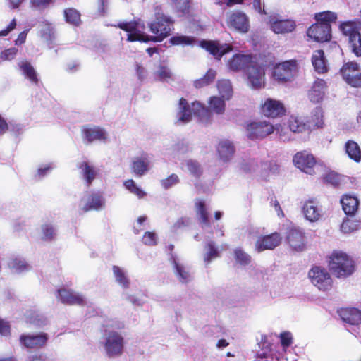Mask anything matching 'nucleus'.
<instances>
[{
    "instance_id": "60",
    "label": "nucleus",
    "mask_w": 361,
    "mask_h": 361,
    "mask_svg": "<svg viewBox=\"0 0 361 361\" xmlns=\"http://www.w3.org/2000/svg\"><path fill=\"white\" fill-rule=\"evenodd\" d=\"M51 2L52 0H30L32 6L37 8L47 7Z\"/></svg>"
},
{
    "instance_id": "9",
    "label": "nucleus",
    "mask_w": 361,
    "mask_h": 361,
    "mask_svg": "<svg viewBox=\"0 0 361 361\" xmlns=\"http://www.w3.org/2000/svg\"><path fill=\"white\" fill-rule=\"evenodd\" d=\"M286 240L293 251L302 252L307 248L305 232L299 228L289 229L286 232Z\"/></svg>"
},
{
    "instance_id": "1",
    "label": "nucleus",
    "mask_w": 361,
    "mask_h": 361,
    "mask_svg": "<svg viewBox=\"0 0 361 361\" xmlns=\"http://www.w3.org/2000/svg\"><path fill=\"white\" fill-rule=\"evenodd\" d=\"M173 21L164 14L157 13L154 22L149 25L150 31L154 35L149 37L144 33L145 25L138 22H123L118 25V27L128 32L127 40L128 42H161L167 37L172 30Z\"/></svg>"
},
{
    "instance_id": "51",
    "label": "nucleus",
    "mask_w": 361,
    "mask_h": 361,
    "mask_svg": "<svg viewBox=\"0 0 361 361\" xmlns=\"http://www.w3.org/2000/svg\"><path fill=\"white\" fill-rule=\"evenodd\" d=\"M154 74V77L159 80H167L171 75L170 70L164 66H159Z\"/></svg>"
},
{
    "instance_id": "15",
    "label": "nucleus",
    "mask_w": 361,
    "mask_h": 361,
    "mask_svg": "<svg viewBox=\"0 0 361 361\" xmlns=\"http://www.w3.org/2000/svg\"><path fill=\"white\" fill-rule=\"evenodd\" d=\"M105 202L103 197L98 194H87L81 199L79 207L84 212L90 210H100L104 207Z\"/></svg>"
},
{
    "instance_id": "54",
    "label": "nucleus",
    "mask_w": 361,
    "mask_h": 361,
    "mask_svg": "<svg viewBox=\"0 0 361 361\" xmlns=\"http://www.w3.org/2000/svg\"><path fill=\"white\" fill-rule=\"evenodd\" d=\"M142 242L147 245H155L157 242V236L154 232H145L142 237Z\"/></svg>"
},
{
    "instance_id": "24",
    "label": "nucleus",
    "mask_w": 361,
    "mask_h": 361,
    "mask_svg": "<svg viewBox=\"0 0 361 361\" xmlns=\"http://www.w3.org/2000/svg\"><path fill=\"white\" fill-rule=\"evenodd\" d=\"M48 340L47 334L41 333L37 335H22L20 341L26 348H40L44 345Z\"/></svg>"
},
{
    "instance_id": "18",
    "label": "nucleus",
    "mask_w": 361,
    "mask_h": 361,
    "mask_svg": "<svg viewBox=\"0 0 361 361\" xmlns=\"http://www.w3.org/2000/svg\"><path fill=\"white\" fill-rule=\"evenodd\" d=\"M252 63V58L250 55L237 54L227 61V66L230 71L238 72L247 70Z\"/></svg>"
},
{
    "instance_id": "28",
    "label": "nucleus",
    "mask_w": 361,
    "mask_h": 361,
    "mask_svg": "<svg viewBox=\"0 0 361 361\" xmlns=\"http://www.w3.org/2000/svg\"><path fill=\"white\" fill-rule=\"evenodd\" d=\"M83 133L85 140H87L88 142H92L95 140H105L107 138L106 133L103 129L98 127L84 129Z\"/></svg>"
},
{
    "instance_id": "52",
    "label": "nucleus",
    "mask_w": 361,
    "mask_h": 361,
    "mask_svg": "<svg viewBox=\"0 0 361 361\" xmlns=\"http://www.w3.org/2000/svg\"><path fill=\"white\" fill-rule=\"evenodd\" d=\"M161 185L164 189L167 190L176 185L179 182V178L176 174H171L169 177L161 180Z\"/></svg>"
},
{
    "instance_id": "55",
    "label": "nucleus",
    "mask_w": 361,
    "mask_h": 361,
    "mask_svg": "<svg viewBox=\"0 0 361 361\" xmlns=\"http://www.w3.org/2000/svg\"><path fill=\"white\" fill-rule=\"evenodd\" d=\"M43 233V239L44 240H50L55 235V231L51 226L44 225L42 228Z\"/></svg>"
},
{
    "instance_id": "39",
    "label": "nucleus",
    "mask_w": 361,
    "mask_h": 361,
    "mask_svg": "<svg viewBox=\"0 0 361 361\" xmlns=\"http://www.w3.org/2000/svg\"><path fill=\"white\" fill-rule=\"evenodd\" d=\"M170 41L173 45H182V46H194L197 41L192 37L177 35L171 37Z\"/></svg>"
},
{
    "instance_id": "21",
    "label": "nucleus",
    "mask_w": 361,
    "mask_h": 361,
    "mask_svg": "<svg viewBox=\"0 0 361 361\" xmlns=\"http://www.w3.org/2000/svg\"><path fill=\"white\" fill-rule=\"evenodd\" d=\"M271 30L276 34L291 32L295 28V23L291 20H281L277 17H271L269 19Z\"/></svg>"
},
{
    "instance_id": "27",
    "label": "nucleus",
    "mask_w": 361,
    "mask_h": 361,
    "mask_svg": "<svg viewBox=\"0 0 361 361\" xmlns=\"http://www.w3.org/2000/svg\"><path fill=\"white\" fill-rule=\"evenodd\" d=\"M150 161L147 157H135L132 162V170L134 173L142 176L149 169Z\"/></svg>"
},
{
    "instance_id": "48",
    "label": "nucleus",
    "mask_w": 361,
    "mask_h": 361,
    "mask_svg": "<svg viewBox=\"0 0 361 361\" xmlns=\"http://www.w3.org/2000/svg\"><path fill=\"white\" fill-rule=\"evenodd\" d=\"M207 252L204 255V262L209 263L212 259L219 257L218 249L214 246V243L209 241L206 246Z\"/></svg>"
},
{
    "instance_id": "50",
    "label": "nucleus",
    "mask_w": 361,
    "mask_h": 361,
    "mask_svg": "<svg viewBox=\"0 0 361 361\" xmlns=\"http://www.w3.org/2000/svg\"><path fill=\"white\" fill-rule=\"evenodd\" d=\"M235 259L241 265H247L250 262V256L243 250L237 248L234 251Z\"/></svg>"
},
{
    "instance_id": "45",
    "label": "nucleus",
    "mask_w": 361,
    "mask_h": 361,
    "mask_svg": "<svg viewBox=\"0 0 361 361\" xmlns=\"http://www.w3.org/2000/svg\"><path fill=\"white\" fill-rule=\"evenodd\" d=\"M66 20L71 24L78 25L80 22V13L73 8H68L64 11Z\"/></svg>"
},
{
    "instance_id": "26",
    "label": "nucleus",
    "mask_w": 361,
    "mask_h": 361,
    "mask_svg": "<svg viewBox=\"0 0 361 361\" xmlns=\"http://www.w3.org/2000/svg\"><path fill=\"white\" fill-rule=\"evenodd\" d=\"M342 319L353 325H357L361 323V312L355 308L342 309L339 312Z\"/></svg>"
},
{
    "instance_id": "14",
    "label": "nucleus",
    "mask_w": 361,
    "mask_h": 361,
    "mask_svg": "<svg viewBox=\"0 0 361 361\" xmlns=\"http://www.w3.org/2000/svg\"><path fill=\"white\" fill-rule=\"evenodd\" d=\"M261 111L267 117L276 118L283 115L286 109L281 101L268 98L262 104Z\"/></svg>"
},
{
    "instance_id": "56",
    "label": "nucleus",
    "mask_w": 361,
    "mask_h": 361,
    "mask_svg": "<svg viewBox=\"0 0 361 361\" xmlns=\"http://www.w3.org/2000/svg\"><path fill=\"white\" fill-rule=\"evenodd\" d=\"M17 54V49L16 48H10L0 54V59L3 60H11L14 59Z\"/></svg>"
},
{
    "instance_id": "2",
    "label": "nucleus",
    "mask_w": 361,
    "mask_h": 361,
    "mask_svg": "<svg viewBox=\"0 0 361 361\" xmlns=\"http://www.w3.org/2000/svg\"><path fill=\"white\" fill-rule=\"evenodd\" d=\"M193 115L197 116L202 122L207 123L210 120V113L201 103L192 102L190 107L185 99L181 98L176 114L177 122L182 124L188 123Z\"/></svg>"
},
{
    "instance_id": "57",
    "label": "nucleus",
    "mask_w": 361,
    "mask_h": 361,
    "mask_svg": "<svg viewBox=\"0 0 361 361\" xmlns=\"http://www.w3.org/2000/svg\"><path fill=\"white\" fill-rule=\"evenodd\" d=\"M10 331L11 327L8 322L0 318V335L2 336H8Z\"/></svg>"
},
{
    "instance_id": "47",
    "label": "nucleus",
    "mask_w": 361,
    "mask_h": 361,
    "mask_svg": "<svg viewBox=\"0 0 361 361\" xmlns=\"http://www.w3.org/2000/svg\"><path fill=\"white\" fill-rule=\"evenodd\" d=\"M8 267L16 273L27 270L30 268V266L21 259H11L8 263Z\"/></svg>"
},
{
    "instance_id": "61",
    "label": "nucleus",
    "mask_w": 361,
    "mask_h": 361,
    "mask_svg": "<svg viewBox=\"0 0 361 361\" xmlns=\"http://www.w3.org/2000/svg\"><path fill=\"white\" fill-rule=\"evenodd\" d=\"M176 8L181 11H185L188 7V0H172Z\"/></svg>"
},
{
    "instance_id": "7",
    "label": "nucleus",
    "mask_w": 361,
    "mask_h": 361,
    "mask_svg": "<svg viewBox=\"0 0 361 361\" xmlns=\"http://www.w3.org/2000/svg\"><path fill=\"white\" fill-rule=\"evenodd\" d=\"M312 283L320 290H327L331 288L332 280L329 273L320 267H312L308 274Z\"/></svg>"
},
{
    "instance_id": "34",
    "label": "nucleus",
    "mask_w": 361,
    "mask_h": 361,
    "mask_svg": "<svg viewBox=\"0 0 361 361\" xmlns=\"http://www.w3.org/2000/svg\"><path fill=\"white\" fill-rule=\"evenodd\" d=\"M18 65L23 72V74L29 79L31 82L37 84L38 78L37 73L32 66L26 61L20 62Z\"/></svg>"
},
{
    "instance_id": "12",
    "label": "nucleus",
    "mask_w": 361,
    "mask_h": 361,
    "mask_svg": "<svg viewBox=\"0 0 361 361\" xmlns=\"http://www.w3.org/2000/svg\"><path fill=\"white\" fill-rule=\"evenodd\" d=\"M357 71H359V65L354 61L345 63L341 69L344 80L353 87H361V73L350 74V72H356Z\"/></svg>"
},
{
    "instance_id": "6",
    "label": "nucleus",
    "mask_w": 361,
    "mask_h": 361,
    "mask_svg": "<svg viewBox=\"0 0 361 361\" xmlns=\"http://www.w3.org/2000/svg\"><path fill=\"white\" fill-rule=\"evenodd\" d=\"M297 71L296 61H286L274 66L272 77L279 83H285L290 81L296 75Z\"/></svg>"
},
{
    "instance_id": "37",
    "label": "nucleus",
    "mask_w": 361,
    "mask_h": 361,
    "mask_svg": "<svg viewBox=\"0 0 361 361\" xmlns=\"http://www.w3.org/2000/svg\"><path fill=\"white\" fill-rule=\"evenodd\" d=\"M84 178L88 183H90L96 177L97 170L87 162H82L80 165Z\"/></svg>"
},
{
    "instance_id": "63",
    "label": "nucleus",
    "mask_w": 361,
    "mask_h": 361,
    "mask_svg": "<svg viewBox=\"0 0 361 361\" xmlns=\"http://www.w3.org/2000/svg\"><path fill=\"white\" fill-rule=\"evenodd\" d=\"M188 224V220H185L183 219H180L177 220V221L172 226V231L173 232H176L178 228H181L182 226H185Z\"/></svg>"
},
{
    "instance_id": "23",
    "label": "nucleus",
    "mask_w": 361,
    "mask_h": 361,
    "mask_svg": "<svg viewBox=\"0 0 361 361\" xmlns=\"http://www.w3.org/2000/svg\"><path fill=\"white\" fill-rule=\"evenodd\" d=\"M326 83L324 80L317 79L315 80L308 91L307 97L312 103L321 102L325 96Z\"/></svg>"
},
{
    "instance_id": "36",
    "label": "nucleus",
    "mask_w": 361,
    "mask_h": 361,
    "mask_svg": "<svg viewBox=\"0 0 361 361\" xmlns=\"http://www.w3.org/2000/svg\"><path fill=\"white\" fill-rule=\"evenodd\" d=\"M113 273L116 281L123 288L129 287L130 281L126 276V271L118 266L113 267Z\"/></svg>"
},
{
    "instance_id": "59",
    "label": "nucleus",
    "mask_w": 361,
    "mask_h": 361,
    "mask_svg": "<svg viewBox=\"0 0 361 361\" xmlns=\"http://www.w3.org/2000/svg\"><path fill=\"white\" fill-rule=\"evenodd\" d=\"M326 180L330 183L331 185L336 186L338 185L341 182V176L335 173H329L326 176Z\"/></svg>"
},
{
    "instance_id": "30",
    "label": "nucleus",
    "mask_w": 361,
    "mask_h": 361,
    "mask_svg": "<svg viewBox=\"0 0 361 361\" xmlns=\"http://www.w3.org/2000/svg\"><path fill=\"white\" fill-rule=\"evenodd\" d=\"M224 98L218 96L211 97L208 102V108L207 109L211 114V111L216 114H223L226 109V104Z\"/></svg>"
},
{
    "instance_id": "58",
    "label": "nucleus",
    "mask_w": 361,
    "mask_h": 361,
    "mask_svg": "<svg viewBox=\"0 0 361 361\" xmlns=\"http://www.w3.org/2000/svg\"><path fill=\"white\" fill-rule=\"evenodd\" d=\"M281 345L286 348L292 343V336L290 332H283L280 335Z\"/></svg>"
},
{
    "instance_id": "62",
    "label": "nucleus",
    "mask_w": 361,
    "mask_h": 361,
    "mask_svg": "<svg viewBox=\"0 0 361 361\" xmlns=\"http://www.w3.org/2000/svg\"><path fill=\"white\" fill-rule=\"evenodd\" d=\"M187 151V149L183 145H177L173 149V152L171 153L174 157H178L180 154H183Z\"/></svg>"
},
{
    "instance_id": "64",
    "label": "nucleus",
    "mask_w": 361,
    "mask_h": 361,
    "mask_svg": "<svg viewBox=\"0 0 361 361\" xmlns=\"http://www.w3.org/2000/svg\"><path fill=\"white\" fill-rule=\"evenodd\" d=\"M136 72L140 79H143L146 77V69L139 63L136 64Z\"/></svg>"
},
{
    "instance_id": "10",
    "label": "nucleus",
    "mask_w": 361,
    "mask_h": 361,
    "mask_svg": "<svg viewBox=\"0 0 361 361\" xmlns=\"http://www.w3.org/2000/svg\"><path fill=\"white\" fill-rule=\"evenodd\" d=\"M293 161L295 166L305 173H314L317 161L312 154L305 151L298 152L294 156Z\"/></svg>"
},
{
    "instance_id": "32",
    "label": "nucleus",
    "mask_w": 361,
    "mask_h": 361,
    "mask_svg": "<svg viewBox=\"0 0 361 361\" xmlns=\"http://www.w3.org/2000/svg\"><path fill=\"white\" fill-rule=\"evenodd\" d=\"M345 152L350 159L357 163L361 161V150L358 144L353 140H348L345 145Z\"/></svg>"
},
{
    "instance_id": "4",
    "label": "nucleus",
    "mask_w": 361,
    "mask_h": 361,
    "mask_svg": "<svg viewBox=\"0 0 361 361\" xmlns=\"http://www.w3.org/2000/svg\"><path fill=\"white\" fill-rule=\"evenodd\" d=\"M360 23L348 21L341 24L342 33L348 37L352 52L357 57L361 56V34L359 32Z\"/></svg>"
},
{
    "instance_id": "19",
    "label": "nucleus",
    "mask_w": 361,
    "mask_h": 361,
    "mask_svg": "<svg viewBox=\"0 0 361 361\" xmlns=\"http://www.w3.org/2000/svg\"><path fill=\"white\" fill-rule=\"evenodd\" d=\"M227 23L230 27L234 30L245 33L249 30V21L245 14L241 12H234L228 15Z\"/></svg>"
},
{
    "instance_id": "44",
    "label": "nucleus",
    "mask_w": 361,
    "mask_h": 361,
    "mask_svg": "<svg viewBox=\"0 0 361 361\" xmlns=\"http://www.w3.org/2000/svg\"><path fill=\"white\" fill-rule=\"evenodd\" d=\"M360 224L359 222L354 219H346L343 220L341 226V231L343 233H350L354 232L360 228Z\"/></svg>"
},
{
    "instance_id": "5",
    "label": "nucleus",
    "mask_w": 361,
    "mask_h": 361,
    "mask_svg": "<svg viewBox=\"0 0 361 361\" xmlns=\"http://www.w3.org/2000/svg\"><path fill=\"white\" fill-rule=\"evenodd\" d=\"M103 345L105 354L108 357H118L123 353V337L118 332L108 331L104 335Z\"/></svg>"
},
{
    "instance_id": "35",
    "label": "nucleus",
    "mask_w": 361,
    "mask_h": 361,
    "mask_svg": "<svg viewBox=\"0 0 361 361\" xmlns=\"http://www.w3.org/2000/svg\"><path fill=\"white\" fill-rule=\"evenodd\" d=\"M174 269L175 274L180 283H186L192 280L191 274L184 265L174 261Z\"/></svg>"
},
{
    "instance_id": "3",
    "label": "nucleus",
    "mask_w": 361,
    "mask_h": 361,
    "mask_svg": "<svg viewBox=\"0 0 361 361\" xmlns=\"http://www.w3.org/2000/svg\"><path fill=\"white\" fill-rule=\"evenodd\" d=\"M329 267L334 276L338 278L351 275L355 269L354 262L345 252L334 251L329 256Z\"/></svg>"
},
{
    "instance_id": "17",
    "label": "nucleus",
    "mask_w": 361,
    "mask_h": 361,
    "mask_svg": "<svg viewBox=\"0 0 361 361\" xmlns=\"http://www.w3.org/2000/svg\"><path fill=\"white\" fill-rule=\"evenodd\" d=\"M281 240L282 238L278 233L259 237L255 243V250L258 252L265 250H273L281 244Z\"/></svg>"
},
{
    "instance_id": "49",
    "label": "nucleus",
    "mask_w": 361,
    "mask_h": 361,
    "mask_svg": "<svg viewBox=\"0 0 361 361\" xmlns=\"http://www.w3.org/2000/svg\"><path fill=\"white\" fill-rule=\"evenodd\" d=\"M324 111L321 107H316L312 112L311 121L317 128H322L324 124Z\"/></svg>"
},
{
    "instance_id": "38",
    "label": "nucleus",
    "mask_w": 361,
    "mask_h": 361,
    "mask_svg": "<svg viewBox=\"0 0 361 361\" xmlns=\"http://www.w3.org/2000/svg\"><path fill=\"white\" fill-rule=\"evenodd\" d=\"M196 212L200 217V220L204 225L208 224L209 214L204 201L197 200L195 202Z\"/></svg>"
},
{
    "instance_id": "25",
    "label": "nucleus",
    "mask_w": 361,
    "mask_h": 361,
    "mask_svg": "<svg viewBox=\"0 0 361 361\" xmlns=\"http://www.w3.org/2000/svg\"><path fill=\"white\" fill-rule=\"evenodd\" d=\"M216 150L219 160L224 163L229 161L235 153L233 143L228 140H221L217 145Z\"/></svg>"
},
{
    "instance_id": "16",
    "label": "nucleus",
    "mask_w": 361,
    "mask_h": 361,
    "mask_svg": "<svg viewBox=\"0 0 361 361\" xmlns=\"http://www.w3.org/2000/svg\"><path fill=\"white\" fill-rule=\"evenodd\" d=\"M200 46L205 49L217 59H220L224 54L233 50L231 45L221 44L217 41H202Z\"/></svg>"
},
{
    "instance_id": "31",
    "label": "nucleus",
    "mask_w": 361,
    "mask_h": 361,
    "mask_svg": "<svg viewBox=\"0 0 361 361\" xmlns=\"http://www.w3.org/2000/svg\"><path fill=\"white\" fill-rule=\"evenodd\" d=\"M343 209L347 215L354 214L358 207V200L355 196L343 195L341 200Z\"/></svg>"
},
{
    "instance_id": "53",
    "label": "nucleus",
    "mask_w": 361,
    "mask_h": 361,
    "mask_svg": "<svg viewBox=\"0 0 361 361\" xmlns=\"http://www.w3.org/2000/svg\"><path fill=\"white\" fill-rule=\"evenodd\" d=\"M185 166L187 167V169L195 176H199L201 173V168L195 161H187Z\"/></svg>"
},
{
    "instance_id": "41",
    "label": "nucleus",
    "mask_w": 361,
    "mask_h": 361,
    "mask_svg": "<svg viewBox=\"0 0 361 361\" xmlns=\"http://www.w3.org/2000/svg\"><path fill=\"white\" fill-rule=\"evenodd\" d=\"M216 75V73L215 71L209 69L204 77L194 82L195 87L201 88L209 85L214 80Z\"/></svg>"
},
{
    "instance_id": "40",
    "label": "nucleus",
    "mask_w": 361,
    "mask_h": 361,
    "mask_svg": "<svg viewBox=\"0 0 361 361\" xmlns=\"http://www.w3.org/2000/svg\"><path fill=\"white\" fill-rule=\"evenodd\" d=\"M288 124L290 130L293 133H301L306 129V125L298 117L290 116Z\"/></svg>"
},
{
    "instance_id": "22",
    "label": "nucleus",
    "mask_w": 361,
    "mask_h": 361,
    "mask_svg": "<svg viewBox=\"0 0 361 361\" xmlns=\"http://www.w3.org/2000/svg\"><path fill=\"white\" fill-rule=\"evenodd\" d=\"M56 298L62 303L68 305H81L85 301L82 295L66 288L59 289Z\"/></svg>"
},
{
    "instance_id": "42",
    "label": "nucleus",
    "mask_w": 361,
    "mask_h": 361,
    "mask_svg": "<svg viewBox=\"0 0 361 361\" xmlns=\"http://www.w3.org/2000/svg\"><path fill=\"white\" fill-rule=\"evenodd\" d=\"M40 35L45 41H51L55 37V30L53 25L47 21H43Z\"/></svg>"
},
{
    "instance_id": "33",
    "label": "nucleus",
    "mask_w": 361,
    "mask_h": 361,
    "mask_svg": "<svg viewBox=\"0 0 361 361\" xmlns=\"http://www.w3.org/2000/svg\"><path fill=\"white\" fill-rule=\"evenodd\" d=\"M217 90L221 97L229 100L233 95L231 82L228 80H220L216 84Z\"/></svg>"
},
{
    "instance_id": "20",
    "label": "nucleus",
    "mask_w": 361,
    "mask_h": 361,
    "mask_svg": "<svg viewBox=\"0 0 361 361\" xmlns=\"http://www.w3.org/2000/svg\"><path fill=\"white\" fill-rule=\"evenodd\" d=\"M302 212L305 218L312 223L318 221L322 216V209L314 200H308L303 203Z\"/></svg>"
},
{
    "instance_id": "11",
    "label": "nucleus",
    "mask_w": 361,
    "mask_h": 361,
    "mask_svg": "<svg viewBox=\"0 0 361 361\" xmlns=\"http://www.w3.org/2000/svg\"><path fill=\"white\" fill-rule=\"evenodd\" d=\"M307 35L317 42H329L331 39V25L314 23L308 28Z\"/></svg>"
},
{
    "instance_id": "29",
    "label": "nucleus",
    "mask_w": 361,
    "mask_h": 361,
    "mask_svg": "<svg viewBox=\"0 0 361 361\" xmlns=\"http://www.w3.org/2000/svg\"><path fill=\"white\" fill-rule=\"evenodd\" d=\"M312 63L317 73H324L327 71V66L322 50L314 51L312 56Z\"/></svg>"
},
{
    "instance_id": "8",
    "label": "nucleus",
    "mask_w": 361,
    "mask_h": 361,
    "mask_svg": "<svg viewBox=\"0 0 361 361\" xmlns=\"http://www.w3.org/2000/svg\"><path fill=\"white\" fill-rule=\"evenodd\" d=\"M276 130L279 132L278 128H274L267 121L252 122L247 124L246 127L247 137L250 140L262 139L272 133Z\"/></svg>"
},
{
    "instance_id": "43",
    "label": "nucleus",
    "mask_w": 361,
    "mask_h": 361,
    "mask_svg": "<svg viewBox=\"0 0 361 361\" xmlns=\"http://www.w3.org/2000/svg\"><path fill=\"white\" fill-rule=\"evenodd\" d=\"M336 14L331 11H323L315 14L316 23H330L336 19Z\"/></svg>"
},
{
    "instance_id": "46",
    "label": "nucleus",
    "mask_w": 361,
    "mask_h": 361,
    "mask_svg": "<svg viewBox=\"0 0 361 361\" xmlns=\"http://www.w3.org/2000/svg\"><path fill=\"white\" fill-rule=\"evenodd\" d=\"M124 185L127 190L133 193L139 198H142L146 195V192L139 188L135 182L132 179H128L124 182Z\"/></svg>"
},
{
    "instance_id": "13",
    "label": "nucleus",
    "mask_w": 361,
    "mask_h": 361,
    "mask_svg": "<svg viewBox=\"0 0 361 361\" xmlns=\"http://www.w3.org/2000/svg\"><path fill=\"white\" fill-rule=\"evenodd\" d=\"M247 75L252 88L258 90L264 86L265 72L260 66L253 63L247 70Z\"/></svg>"
}]
</instances>
